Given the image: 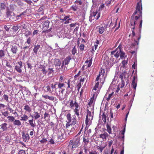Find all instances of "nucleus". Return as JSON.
Returning a JSON list of instances; mask_svg holds the SVG:
<instances>
[{
	"label": "nucleus",
	"mask_w": 154,
	"mask_h": 154,
	"mask_svg": "<svg viewBox=\"0 0 154 154\" xmlns=\"http://www.w3.org/2000/svg\"><path fill=\"white\" fill-rule=\"evenodd\" d=\"M107 131L110 134L111 133V129L110 126L108 124L106 125Z\"/></svg>",
	"instance_id": "obj_35"
},
{
	"label": "nucleus",
	"mask_w": 154,
	"mask_h": 154,
	"mask_svg": "<svg viewBox=\"0 0 154 154\" xmlns=\"http://www.w3.org/2000/svg\"><path fill=\"white\" fill-rule=\"evenodd\" d=\"M5 52L3 50H0V58H2L5 56Z\"/></svg>",
	"instance_id": "obj_33"
},
{
	"label": "nucleus",
	"mask_w": 154,
	"mask_h": 154,
	"mask_svg": "<svg viewBox=\"0 0 154 154\" xmlns=\"http://www.w3.org/2000/svg\"><path fill=\"white\" fill-rule=\"evenodd\" d=\"M29 123L30 124V125H31V126L32 127H34L35 125V122H34V123H33V119H32L31 120H29Z\"/></svg>",
	"instance_id": "obj_40"
},
{
	"label": "nucleus",
	"mask_w": 154,
	"mask_h": 154,
	"mask_svg": "<svg viewBox=\"0 0 154 154\" xmlns=\"http://www.w3.org/2000/svg\"><path fill=\"white\" fill-rule=\"evenodd\" d=\"M42 97L45 99H48L50 100L53 101L55 99L56 97L53 96H50L48 95H42Z\"/></svg>",
	"instance_id": "obj_18"
},
{
	"label": "nucleus",
	"mask_w": 154,
	"mask_h": 154,
	"mask_svg": "<svg viewBox=\"0 0 154 154\" xmlns=\"http://www.w3.org/2000/svg\"><path fill=\"white\" fill-rule=\"evenodd\" d=\"M128 63L127 60L126 61L125 60H124L122 61V66L123 67L125 66L126 65H127Z\"/></svg>",
	"instance_id": "obj_51"
},
{
	"label": "nucleus",
	"mask_w": 154,
	"mask_h": 154,
	"mask_svg": "<svg viewBox=\"0 0 154 154\" xmlns=\"http://www.w3.org/2000/svg\"><path fill=\"white\" fill-rule=\"evenodd\" d=\"M64 83H60L58 84V87L59 88H61L64 86Z\"/></svg>",
	"instance_id": "obj_64"
},
{
	"label": "nucleus",
	"mask_w": 154,
	"mask_h": 154,
	"mask_svg": "<svg viewBox=\"0 0 154 154\" xmlns=\"http://www.w3.org/2000/svg\"><path fill=\"white\" fill-rule=\"evenodd\" d=\"M48 70H49V71L48 72V74H53L54 72V71L52 68H49Z\"/></svg>",
	"instance_id": "obj_54"
},
{
	"label": "nucleus",
	"mask_w": 154,
	"mask_h": 154,
	"mask_svg": "<svg viewBox=\"0 0 154 154\" xmlns=\"http://www.w3.org/2000/svg\"><path fill=\"white\" fill-rule=\"evenodd\" d=\"M125 85V82L124 80H122L121 81V83H119L118 85L119 87H120L121 88H123Z\"/></svg>",
	"instance_id": "obj_45"
},
{
	"label": "nucleus",
	"mask_w": 154,
	"mask_h": 154,
	"mask_svg": "<svg viewBox=\"0 0 154 154\" xmlns=\"http://www.w3.org/2000/svg\"><path fill=\"white\" fill-rule=\"evenodd\" d=\"M7 118L8 119V120L11 122H14L15 120L14 117L12 116H8Z\"/></svg>",
	"instance_id": "obj_30"
},
{
	"label": "nucleus",
	"mask_w": 154,
	"mask_h": 154,
	"mask_svg": "<svg viewBox=\"0 0 154 154\" xmlns=\"http://www.w3.org/2000/svg\"><path fill=\"white\" fill-rule=\"evenodd\" d=\"M65 131L63 130H60L58 131L57 135L59 139L62 140L64 138V133Z\"/></svg>",
	"instance_id": "obj_9"
},
{
	"label": "nucleus",
	"mask_w": 154,
	"mask_h": 154,
	"mask_svg": "<svg viewBox=\"0 0 154 154\" xmlns=\"http://www.w3.org/2000/svg\"><path fill=\"white\" fill-rule=\"evenodd\" d=\"M47 141H48L46 139L43 138L40 141V142L41 143H46Z\"/></svg>",
	"instance_id": "obj_62"
},
{
	"label": "nucleus",
	"mask_w": 154,
	"mask_h": 154,
	"mask_svg": "<svg viewBox=\"0 0 154 154\" xmlns=\"http://www.w3.org/2000/svg\"><path fill=\"white\" fill-rule=\"evenodd\" d=\"M6 8V5L5 3H1L0 5V9L1 10H5Z\"/></svg>",
	"instance_id": "obj_36"
},
{
	"label": "nucleus",
	"mask_w": 154,
	"mask_h": 154,
	"mask_svg": "<svg viewBox=\"0 0 154 154\" xmlns=\"http://www.w3.org/2000/svg\"><path fill=\"white\" fill-rule=\"evenodd\" d=\"M17 64L15 66V69L17 72L20 73L22 72V68L23 67L22 62L20 61L18 62Z\"/></svg>",
	"instance_id": "obj_7"
},
{
	"label": "nucleus",
	"mask_w": 154,
	"mask_h": 154,
	"mask_svg": "<svg viewBox=\"0 0 154 154\" xmlns=\"http://www.w3.org/2000/svg\"><path fill=\"white\" fill-rule=\"evenodd\" d=\"M104 28L103 27H101L98 28V32L100 34L103 33L104 31Z\"/></svg>",
	"instance_id": "obj_34"
},
{
	"label": "nucleus",
	"mask_w": 154,
	"mask_h": 154,
	"mask_svg": "<svg viewBox=\"0 0 154 154\" xmlns=\"http://www.w3.org/2000/svg\"><path fill=\"white\" fill-rule=\"evenodd\" d=\"M6 15L7 18L13 21H16V14L13 12L9 11L8 10L7 11Z\"/></svg>",
	"instance_id": "obj_5"
},
{
	"label": "nucleus",
	"mask_w": 154,
	"mask_h": 154,
	"mask_svg": "<svg viewBox=\"0 0 154 154\" xmlns=\"http://www.w3.org/2000/svg\"><path fill=\"white\" fill-rule=\"evenodd\" d=\"M12 2L13 3H16L19 6H22V3L20 0H12Z\"/></svg>",
	"instance_id": "obj_27"
},
{
	"label": "nucleus",
	"mask_w": 154,
	"mask_h": 154,
	"mask_svg": "<svg viewBox=\"0 0 154 154\" xmlns=\"http://www.w3.org/2000/svg\"><path fill=\"white\" fill-rule=\"evenodd\" d=\"M22 17L20 14L19 15H16V20H18L20 18H22Z\"/></svg>",
	"instance_id": "obj_50"
},
{
	"label": "nucleus",
	"mask_w": 154,
	"mask_h": 154,
	"mask_svg": "<svg viewBox=\"0 0 154 154\" xmlns=\"http://www.w3.org/2000/svg\"><path fill=\"white\" fill-rule=\"evenodd\" d=\"M24 109L27 112H29L31 110L30 107L28 105H26L24 106Z\"/></svg>",
	"instance_id": "obj_28"
},
{
	"label": "nucleus",
	"mask_w": 154,
	"mask_h": 154,
	"mask_svg": "<svg viewBox=\"0 0 154 154\" xmlns=\"http://www.w3.org/2000/svg\"><path fill=\"white\" fill-rule=\"evenodd\" d=\"M18 154H26V153L24 150L21 149L19 151Z\"/></svg>",
	"instance_id": "obj_60"
},
{
	"label": "nucleus",
	"mask_w": 154,
	"mask_h": 154,
	"mask_svg": "<svg viewBox=\"0 0 154 154\" xmlns=\"http://www.w3.org/2000/svg\"><path fill=\"white\" fill-rule=\"evenodd\" d=\"M54 64L56 66H60L61 64V62L59 59H56Z\"/></svg>",
	"instance_id": "obj_22"
},
{
	"label": "nucleus",
	"mask_w": 154,
	"mask_h": 154,
	"mask_svg": "<svg viewBox=\"0 0 154 154\" xmlns=\"http://www.w3.org/2000/svg\"><path fill=\"white\" fill-rule=\"evenodd\" d=\"M14 125H15L20 126L21 125V123L19 120H14L13 122Z\"/></svg>",
	"instance_id": "obj_26"
},
{
	"label": "nucleus",
	"mask_w": 154,
	"mask_h": 154,
	"mask_svg": "<svg viewBox=\"0 0 154 154\" xmlns=\"http://www.w3.org/2000/svg\"><path fill=\"white\" fill-rule=\"evenodd\" d=\"M44 8V7L42 5V6H41L39 7V9L38 10V12H40V11H42L43 10Z\"/></svg>",
	"instance_id": "obj_63"
},
{
	"label": "nucleus",
	"mask_w": 154,
	"mask_h": 154,
	"mask_svg": "<svg viewBox=\"0 0 154 154\" xmlns=\"http://www.w3.org/2000/svg\"><path fill=\"white\" fill-rule=\"evenodd\" d=\"M97 14V12H94L91 13L90 14L89 17V21L91 23L92 21L94 20V19H96V20H97L99 18L100 16V13H98L97 14V15L95 17L96 14Z\"/></svg>",
	"instance_id": "obj_6"
},
{
	"label": "nucleus",
	"mask_w": 154,
	"mask_h": 154,
	"mask_svg": "<svg viewBox=\"0 0 154 154\" xmlns=\"http://www.w3.org/2000/svg\"><path fill=\"white\" fill-rule=\"evenodd\" d=\"M4 28L5 29L6 31L8 32L9 30L10 27L9 26H7L5 25L4 26Z\"/></svg>",
	"instance_id": "obj_56"
},
{
	"label": "nucleus",
	"mask_w": 154,
	"mask_h": 154,
	"mask_svg": "<svg viewBox=\"0 0 154 154\" xmlns=\"http://www.w3.org/2000/svg\"><path fill=\"white\" fill-rule=\"evenodd\" d=\"M108 136V134L106 132H105L103 134L100 135V137L103 139H106V137H107Z\"/></svg>",
	"instance_id": "obj_23"
},
{
	"label": "nucleus",
	"mask_w": 154,
	"mask_h": 154,
	"mask_svg": "<svg viewBox=\"0 0 154 154\" xmlns=\"http://www.w3.org/2000/svg\"><path fill=\"white\" fill-rule=\"evenodd\" d=\"M132 36L133 37L132 39V44L131 45L130 47V48L131 49L133 48L135 46V38H134V36H135V32L134 30H132Z\"/></svg>",
	"instance_id": "obj_14"
},
{
	"label": "nucleus",
	"mask_w": 154,
	"mask_h": 154,
	"mask_svg": "<svg viewBox=\"0 0 154 154\" xmlns=\"http://www.w3.org/2000/svg\"><path fill=\"white\" fill-rule=\"evenodd\" d=\"M71 8L74 11H77L79 9L78 7L76 5H72L71 7Z\"/></svg>",
	"instance_id": "obj_43"
},
{
	"label": "nucleus",
	"mask_w": 154,
	"mask_h": 154,
	"mask_svg": "<svg viewBox=\"0 0 154 154\" xmlns=\"http://www.w3.org/2000/svg\"><path fill=\"white\" fill-rule=\"evenodd\" d=\"M75 130V128H74V127H73L71 128L70 130H69L67 129V131H66V133H67L69 135H71L73 134Z\"/></svg>",
	"instance_id": "obj_20"
},
{
	"label": "nucleus",
	"mask_w": 154,
	"mask_h": 154,
	"mask_svg": "<svg viewBox=\"0 0 154 154\" xmlns=\"http://www.w3.org/2000/svg\"><path fill=\"white\" fill-rule=\"evenodd\" d=\"M55 84L54 85H53V84H51V88L52 89V91H56L57 88H56Z\"/></svg>",
	"instance_id": "obj_46"
},
{
	"label": "nucleus",
	"mask_w": 154,
	"mask_h": 154,
	"mask_svg": "<svg viewBox=\"0 0 154 154\" xmlns=\"http://www.w3.org/2000/svg\"><path fill=\"white\" fill-rule=\"evenodd\" d=\"M113 92H112L111 94H109L108 97L106 99V100L107 101H109L110 100V98H111L112 96L113 95Z\"/></svg>",
	"instance_id": "obj_57"
},
{
	"label": "nucleus",
	"mask_w": 154,
	"mask_h": 154,
	"mask_svg": "<svg viewBox=\"0 0 154 154\" xmlns=\"http://www.w3.org/2000/svg\"><path fill=\"white\" fill-rule=\"evenodd\" d=\"M7 124L6 123H4L0 125L1 128L2 129L3 131H6L8 129L7 127Z\"/></svg>",
	"instance_id": "obj_19"
},
{
	"label": "nucleus",
	"mask_w": 154,
	"mask_h": 154,
	"mask_svg": "<svg viewBox=\"0 0 154 154\" xmlns=\"http://www.w3.org/2000/svg\"><path fill=\"white\" fill-rule=\"evenodd\" d=\"M44 67V66L41 64L38 66V68L42 69V71L43 72V74H46L47 73V71L45 70Z\"/></svg>",
	"instance_id": "obj_24"
},
{
	"label": "nucleus",
	"mask_w": 154,
	"mask_h": 154,
	"mask_svg": "<svg viewBox=\"0 0 154 154\" xmlns=\"http://www.w3.org/2000/svg\"><path fill=\"white\" fill-rule=\"evenodd\" d=\"M50 115L49 114L46 112L44 114V119L45 120H48V119L50 117Z\"/></svg>",
	"instance_id": "obj_38"
},
{
	"label": "nucleus",
	"mask_w": 154,
	"mask_h": 154,
	"mask_svg": "<svg viewBox=\"0 0 154 154\" xmlns=\"http://www.w3.org/2000/svg\"><path fill=\"white\" fill-rule=\"evenodd\" d=\"M106 116L104 114V113H103L102 115V119L104 123H106Z\"/></svg>",
	"instance_id": "obj_41"
},
{
	"label": "nucleus",
	"mask_w": 154,
	"mask_h": 154,
	"mask_svg": "<svg viewBox=\"0 0 154 154\" xmlns=\"http://www.w3.org/2000/svg\"><path fill=\"white\" fill-rule=\"evenodd\" d=\"M40 43H38L37 45H35L34 46V47L33 49V51L34 53H35L36 54H37L38 51L40 48Z\"/></svg>",
	"instance_id": "obj_16"
},
{
	"label": "nucleus",
	"mask_w": 154,
	"mask_h": 154,
	"mask_svg": "<svg viewBox=\"0 0 154 154\" xmlns=\"http://www.w3.org/2000/svg\"><path fill=\"white\" fill-rule=\"evenodd\" d=\"M18 50L17 47L16 45H12L11 48V51L13 54H16Z\"/></svg>",
	"instance_id": "obj_15"
},
{
	"label": "nucleus",
	"mask_w": 154,
	"mask_h": 154,
	"mask_svg": "<svg viewBox=\"0 0 154 154\" xmlns=\"http://www.w3.org/2000/svg\"><path fill=\"white\" fill-rule=\"evenodd\" d=\"M134 70H133L132 72V75H133L132 84L131 86L135 89V74H134Z\"/></svg>",
	"instance_id": "obj_21"
},
{
	"label": "nucleus",
	"mask_w": 154,
	"mask_h": 154,
	"mask_svg": "<svg viewBox=\"0 0 154 154\" xmlns=\"http://www.w3.org/2000/svg\"><path fill=\"white\" fill-rule=\"evenodd\" d=\"M15 5H11L10 6V9L12 11H14L15 9Z\"/></svg>",
	"instance_id": "obj_53"
},
{
	"label": "nucleus",
	"mask_w": 154,
	"mask_h": 154,
	"mask_svg": "<svg viewBox=\"0 0 154 154\" xmlns=\"http://www.w3.org/2000/svg\"><path fill=\"white\" fill-rule=\"evenodd\" d=\"M17 26H19L20 28H21L22 27L24 29L26 28V24L24 23L23 22H20L18 25Z\"/></svg>",
	"instance_id": "obj_25"
},
{
	"label": "nucleus",
	"mask_w": 154,
	"mask_h": 154,
	"mask_svg": "<svg viewBox=\"0 0 154 154\" xmlns=\"http://www.w3.org/2000/svg\"><path fill=\"white\" fill-rule=\"evenodd\" d=\"M21 118L20 119L21 120H23L25 121H26L28 119V116L25 114L23 115V116H21Z\"/></svg>",
	"instance_id": "obj_32"
},
{
	"label": "nucleus",
	"mask_w": 154,
	"mask_h": 154,
	"mask_svg": "<svg viewBox=\"0 0 154 154\" xmlns=\"http://www.w3.org/2000/svg\"><path fill=\"white\" fill-rule=\"evenodd\" d=\"M75 103H77L76 100L75 101L74 103L73 102V101L72 100H71V101H70L69 105L70 107L72 109V108L74 106H75Z\"/></svg>",
	"instance_id": "obj_39"
},
{
	"label": "nucleus",
	"mask_w": 154,
	"mask_h": 154,
	"mask_svg": "<svg viewBox=\"0 0 154 154\" xmlns=\"http://www.w3.org/2000/svg\"><path fill=\"white\" fill-rule=\"evenodd\" d=\"M80 139L79 138L77 137L74 139L73 140H71L70 141L69 144V146H72V149L73 150L74 148L80 145Z\"/></svg>",
	"instance_id": "obj_3"
},
{
	"label": "nucleus",
	"mask_w": 154,
	"mask_h": 154,
	"mask_svg": "<svg viewBox=\"0 0 154 154\" xmlns=\"http://www.w3.org/2000/svg\"><path fill=\"white\" fill-rule=\"evenodd\" d=\"M27 65H28V68H30L31 69L32 68V66H31V64L29 63V62L27 61L26 62Z\"/></svg>",
	"instance_id": "obj_59"
},
{
	"label": "nucleus",
	"mask_w": 154,
	"mask_h": 154,
	"mask_svg": "<svg viewBox=\"0 0 154 154\" xmlns=\"http://www.w3.org/2000/svg\"><path fill=\"white\" fill-rule=\"evenodd\" d=\"M111 55H114L116 58H118L120 56V58L121 59L125 58L127 57V56L125 55V52L122 50V46L120 45H119L115 50L111 51Z\"/></svg>",
	"instance_id": "obj_1"
},
{
	"label": "nucleus",
	"mask_w": 154,
	"mask_h": 154,
	"mask_svg": "<svg viewBox=\"0 0 154 154\" xmlns=\"http://www.w3.org/2000/svg\"><path fill=\"white\" fill-rule=\"evenodd\" d=\"M3 98L7 101H8V95L5 94L3 96Z\"/></svg>",
	"instance_id": "obj_52"
},
{
	"label": "nucleus",
	"mask_w": 154,
	"mask_h": 154,
	"mask_svg": "<svg viewBox=\"0 0 154 154\" xmlns=\"http://www.w3.org/2000/svg\"><path fill=\"white\" fill-rule=\"evenodd\" d=\"M76 51H77V50L76 49V47L75 46L72 50V54L73 55H74L75 54V53L76 52Z\"/></svg>",
	"instance_id": "obj_47"
},
{
	"label": "nucleus",
	"mask_w": 154,
	"mask_h": 154,
	"mask_svg": "<svg viewBox=\"0 0 154 154\" xmlns=\"http://www.w3.org/2000/svg\"><path fill=\"white\" fill-rule=\"evenodd\" d=\"M105 146H104V147H103V146H97L98 149H99L100 150V151L101 152H102L103 150L105 148Z\"/></svg>",
	"instance_id": "obj_58"
},
{
	"label": "nucleus",
	"mask_w": 154,
	"mask_h": 154,
	"mask_svg": "<svg viewBox=\"0 0 154 154\" xmlns=\"http://www.w3.org/2000/svg\"><path fill=\"white\" fill-rule=\"evenodd\" d=\"M75 108L74 110V112L75 114L78 116L79 115V111L80 108L78 103H75Z\"/></svg>",
	"instance_id": "obj_13"
},
{
	"label": "nucleus",
	"mask_w": 154,
	"mask_h": 154,
	"mask_svg": "<svg viewBox=\"0 0 154 154\" xmlns=\"http://www.w3.org/2000/svg\"><path fill=\"white\" fill-rule=\"evenodd\" d=\"M50 21L48 20H46L42 24V29L44 30H47L49 27Z\"/></svg>",
	"instance_id": "obj_12"
},
{
	"label": "nucleus",
	"mask_w": 154,
	"mask_h": 154,
	"mask_svg": "<svg viewBox=\"0 0 154 154\" xmlns=\"http://www.w3.org/2000/svg\"><path fill=\"white\" fill-rule=\"evenodd\" d=\"M2 114L5 117H7V116H8V112L7 111H5V112H2Z\"/></svg>",
	"instance_id": "obj_55"
},
{
	"label": "nucleus",
	"mask_w": 154,
	"mask_h": 154,
	"mask_svg": "<svg viewBox=\"0 0 154 154\" xmlns=\"http://www.w3.org/2000/svg\"><path fill=\"white\" fill-rule=\"evenodd\" d=\"M135 20H137L142 15V6L141 0H137L135 11Z\"/></svg>",
	"instance_id": "obj_2"
},
{
	"label": "nucleus",
	"mask_w": 154,
	"mask_h": 154,
	"mask_svg": "<svg viewBox=\"0 0 154 154\" xmlns=\"http://www.w3.org/2000/svg\"><path fill=\"white\" fill-rule=\"evenodd\" d=\"M32 38L29 37L27 39L26 41L25 42V43H27L28 45H29L31 43Z\"/></svg>",
	"instance_id": "obj_44"
},
{
	"label": "nucleus",
	"mask_w": 154,
	"mask_h": 154,
	"mask_svg": "<svg viewBox=\"0 0 154 154\" xmlns=\"http://www.w3.org/2000/svg\"><path fill=\"white\" fill-rule=\"evenodd\" d=\"M31 34V32L29 30H26L25 31V32L24 33L25 35L27 37L29 35H30Z\"/></svg>",
	"instance_id": "obj_37"
},
{
	"label": "nucleus",
	"mask_w": 154,
	"mask_h": 154,
	"mask_svg": "<svg viewBox=\"0 0 154 154\" xmlns=\"http://www.w3.org/2000/svg\"><path fill=\"white\" fill-rule=\"evenodd\" d=\"M135 11L131 17L130 20V24L131 26V28L133 29H135Z\"/></svg>",
	"instance_id": "obj_8"
},
{
	"label": "nucleus",
	"mask_w": 154,
	"mask_h": 154,
	"mask_svg": "<svg viewBox=\"0 0 154 154\" xmlns=\"http://www.w3.org/2000/svg\"><path fill=\"white\" fill-rule=\"evenodd\" d=\"M67 119L69 122H71V115L70 113L66 115Z\"/></svg>",
	"instance_id": "obj_42"
},
{
	"label": "nucleus",
	"mask_w": 154,
	"mask_h": 154,
	"mask_svg": "<svg viewBox=\"0 0 154 154\" xmlns=\"http://www.w3.org/2000/svg\"><path fill=\"white\" fill-rule=\"evenodd\" d=\"M111 55V57H112V58L111 59H110V60L113 62V63L115 64V63H117V62H118L119 60H115V61L114 58H112V55Z\"/></svg>",
	"instance_id": "obj_49"
},
{
	"label": "nucleus",
	"mask_w": 154,
	"mask_h": 154,
	"mask_svg": "<svg viewBox=\"0 0 154 154\" xmlns=\"http://www.w3.org/2000/svg\"><path fill=\"white\" fill-rule=\"evenodd\" d=\"M40 116L38 112H34V118L35 119H37L38 118H40Z\"/></svg>",
	"instance_id": "obj_29"
},
{
	"label": "nucleus",
	"mask_w": 154,
	"mask_h": 154,
	"mask_svg": "<svg viewBox=\"0 0 154 154\" xmlns=\"http://www.w3.org/2000/svg\"><path fill=\"white\" fill-rule=\"evenodd\" d=\"M79 48L81 51L84 50V46L83 44H81L79 46Z\"/></svg>",
	"instance_id": "obj_61"
},
{
	"label": "nucleus",
	"mask_w": 154,
	"mask_h": 154,
	"mask_svg": "<svg viewBox=\"0 0 154 154\" xmlns=\"http://www.w3.org/2000/svg\"><path fill=\"white\" fill-rule=\"evenodd\" d=\"M72 59V58L70 56H69L67 57H66L65 59L63 61L62 63V65L61 66V67H63V66L65 64V65H66L68 64L69 62Z\"/></svg>",
	"instance_id": "obj_11"
},
{
	"label": "nucleus",
	"mask_w": 154,
	"mask_h": 154,
	"mask_svg": "<svg viewBox=\"0 0 154 154\" xmlns=\"http://www.w3.org/2000/svg\"><path fill=\"white\" fill-rule=\"evenodd\" d=\"M67 85H68V87L66 88V96H67L68 95L69 93H70L71 91V90L70 89H69V88L70 87V81L69 80H68L67 82Z\"/></svg>",
	"instance_id": "obj_17"
},
{
	"label": "nucleus",
	"mask_w": 154,
	"mask_h": 154,
	"mask_svg": "<svg viewBox=\"0 0 154 154\" xmlns=\"http://www.w3.org/2000/svg\"><path fill=\"white\" fill-rule=\"evenodd\" d=\"M20 28V26H18L17 25L16 26H13L12 27V29L15 31H16Z\"/></svg>",
	"instance_id": "obj_48"
},
{
	"label": "nucleus",
	"mask_w": 154,
	"mask_h": 154,
	"mask_svg": "<svg viewBox=\"0 0 154 154\" xmlns=\"http://www.w3.org/2000/svg\"><path fill=\"white\" fill-rule=\"evenodd\" d=\"M64 90V89H63L62 91L61 92V93L62 94V96H61L60 95H59V100L61 101L63 100H64L65 97L63 95V91Z\"/></svg>",
	"instance_id": "obj_31"
},
{
	"label": "nucleus",
	"mask_w": 154,
	"mask_h": 154,
	"mask_svg": "<svg viewBox=\"0 0 154 154\" xmlns=\"http://www.w3.org/2000/svg\"><path fill=\"white\" fill-rule=\"evenodd\" d=\"M87 114L85 119V124L87 125L91 124L92 120L93 119V116L91 115V112L88 109H87Z\"/></svg>",
	"instance_id": "obj_4"
},
{
	"label": "nucleus",
	"mask_w": 154,
	"mask_h": 154,
	"mask_svg": "<svg viewBox=\"0 0 154 154\" xmlns=\"http://www.w3.org/2000/svg\"><path fill=\"white\" fill-rule=\"evenodd\" d=\"M22 137L23 138V141L24 142H27L30 138L29 134H25L24 132H22Z\"/></svg>",
	"instance_id": "obj_10"
}]
</instances>
